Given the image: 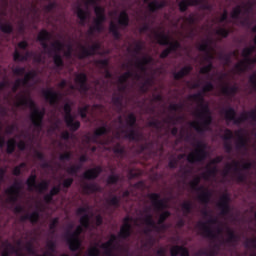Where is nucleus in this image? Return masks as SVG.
<instances>
[{
	"label": "nucleus",
	"mask_w": 256,
	"mask_h": 256,
	"mask_svg": "<svg viewBox=\"0 0 256 256\" xmlns=\"http://www.w3.org/2000/svg\"><path fill=\"white\" fill-rule=\"evenodd\" d=\"M51 47L54 50V55H53V62L56 67V69H63L65 67V62L63 61V56L59 53L60 51H63V48L65 47V44H63L61 41H56L51 44Z\"/></svg>",
	"instance_id": "nucleus-10"
},
{
	"label": "nucleus",
	"mask_w": 256,
	"mask_h": 256,
	"mask_svg": "<svg viewBox=\"0 0 256 256\" xmlns=\"http://www.w3.org/2000/svg\"><path fill=\"white\" fill-rule=\"evenodd\" d=\"M107 185H117L119 183V175L118 174H111L108 176L106 180Z\"/></svg>",
	"instance_id": "nucleus-59"
},
{
	"label": "nucleus",
	"mask_w": 256,
	"mask_h": 256,
	"mask_svg": "<svg viewBox=\"0 0 256 256\" xmlns=\"http://www.w3.org/2000/svg\"><path fill=\"white\" fill-rule=\"evenodd\" d=\"M169 217H171V212H169L168 210L163 211L158 218L157 224L163 225V223H165L167 219H169Z\"/></svg>",
	"instance_id": "nucleus-53"
},
{
	"label": "nucleus",
	"mask_w": 256,
	"mask_h": 256,
	"mask_svg": "<svg viewBox=\"0 0 256 256\" xmlns=\"http://www.w3.org/2000/svg\"><path fill=\"white\" fill-rule=\"evenodd\" d=\"M112 103L114 107L121 111L123 109V94L121 93H114L112 95Z\"/></svg>",
	"instance_id": "nucleus-33"
},
{
	"label": "nucleus",
	"mask_w": 256,
	"mask_h": 256,
	"mask_svg": "<svg viewBox=\"0 0 256 256\" xmlns=\"http://www.w3.org/2000/svg\"><path fill=\"white\" fill-rule=\"evenodd\" d=\"M231 31L227 28H219L216 30V35L222 37V39H227L230 35Z\"/></svg>",
	"instance_id": "nucleus-57"
},
{
	"label": "nucleus",
	"mask_w": 256,
	"mask_h": 256,
	"mask_svg": "<svg viewBox=\"0 0 256 256\" xmlns=\"http://www.w3.org/2000/svg\"><path fill=\"white\" fill-rule=\"evenodd\" d=\"M26 185L30 191H36L37 193H45L47 189H49V182L47 180H43L39 184H37V175L31 174L26 180Z\"/></svg>",
	"instance_id": "nucleus-8"
},
{
	"label": "nucleus",
	"mask_w": 256,
	"mask_h": 256,
	"mask_svg": "<svg viewBox=\"0 0 256 256\" xmlns=\"http://www.w3.org/2000/svg\"><path fill=\"white\" fill-rule=\"evenodd\" d=\"M144 223L148 225V227H152L153 229H157V224L155 223V220H153V215L148 213L144 218Z\"/></svg>",
	"instance_id": "nucleus-50"
},
{
	"label": "nucleus",
	"mask_w": 256,
	"mask_h": 256,
	"mask_svg": "<svg viewBox=\"0 0 256 256\" xmlns=\"http://www.w3.org/2000/svg\"><path fill=\"white\" fill-rule=\"evenodd\" d=\"M194 151L190 152L187 155V161L188 163H191L192 165L195 163H203L205 159H207V144L204 143L201 140H198L196 142Z\"/></svg>",
	"instance_id": "nucleus-2"
},
{
	"label": "nucleus",
	"mask_w": 256,
	"mask_h": 256,
	"mask_svg": "<svg viewBox=\"0 0 256 256\" xmlns=\"http://www.w3.org/2000/svg\"><path fill=\"white\" fill-rule=\"evenodd\" d=\"M17 107H29V109L32 111L30 114V121L32 125L35 127V129H43V119H45V108H42L41 110L37 108V104H35V101L31 97L22 96L18 103Z\"/></svg>",
	"instance_id": "nucleus-1"
},
{
	"label": "nucleus",
	"mask_w": 256,
	"mask_h": 256,
	"mask_svg": "<svg viewBox=\"0 0 256 256\" xmlns=\"http://www.w3.org/2000/svg\"><path fill=\"white\" fill-rule=\"evenodd\" d=\"M182 211L184 215H189L193 211V203L191 201H186L182 203Z\"/></svg>",
	"instance_id": "nucleus-52"
},
{
	"label": "nucleus",
	"mask_w": 256,
	"mask_h": 256,
	"mask_svg": "<svg viewBox=\"0 0 256 256\" xmlns=\"http://www.w3.org/2000/svg\"><path fill=\"white\" fill-rule=\"evenodd\" d=\"M104 21H107V16H99L94 20V28L96 29L97 33H101V31H103Z\"/></svg>",
	"instance_id": "nucleus-40"
},
{
	"label": "nucleus",
	"mask_w": 256,
	"mask_h": 256,
	"mask_svg": "<svg viewBox=\"0 0 256 256\" xmlns=\"http://www.w3.org/2000/svg\"><path fill=\"white\" fill-rule=\"evenodd\" d=\"M145 5H148V9L150 13H155L156 11H159V9H164V7H167V1L162 0L159 2L158 0H154L150 2L151 0H143Z\"/></svg>",
	"instance_id": "nucleus-22"
},
{
	"label": "nucleus",
	"mask_w": 256,
	"mask_h": 256,
	"mask_svg": "<svg viewBox=\"0 0 256 256\" xmlns=\"http://www.w3.org/2000/svg\"><path fill=\"white\" fill-rule=\"evenodd\" d=\"M256 51V46L252 45L249 47H246L242 50V56L244 57L245 61L239 62L235 65V69L238 73H245L247 71V67L249 64H247V59H252L250 58L253 53Z\"/></svg>",
	"instance_id": "nucleus-12"
},
{
	"label": "nucleus",
	"mask_w": 256,
	"mask_h": 256,
	"mask_svg": "<svg viewBox=\"0 0 256 256\" xmlns=\"http://www.w3.org/2000/svg\"><path fill=\"white\" fill-rule=\"evenodd\" d=\"M0 30L2 31V33L11 35V33H13V25H11L10 23L0 24Z\"/></svg>",
	"instance_id": "nucleus-54"
},
{
	"label": "nucleus",
	"mask_w": 256,
	"mask_h": 256,
	"mask_svg": "<svg viewBox=\"0 0 256 256\" xmlns=\"http://www.w3.org/2000/svg\"><path fill=\"white\" fill-rule=\"evenodd\" d=\"M148 127H154V129H161V121L153 118L148 122Z\"/></svg>",
	"instance_id": "nucleus-63"
},
{
	"label": "nucleus",
	"mask_w": 256,
	"mask_h": 256,
	"mask_svg": "<svg viewBox=\"0 0 256 256\" xmlns=\"http://www.w3.org/2000/svg\"><path fill=\"white\" fill-rule=\"evenodd\" d=\"M171 256H189V249L184 246L175 245L170 249Z\"/></svg>",
	"instance_id": "nucleus-26"
},
{
	"label": "nucleus",
	"mask_w": 256,
	"mask_h": 256,
	"mask_svg": "<svg viewBox=\"0 0 256 256\" xmlns=\"http://www.w3.org/2000/svg\"><path fill=\"white\" fill-rule=\"evenodd\" d=\"M107 203L110 205V207H115V209H118V207H121V197L114 195L107 200Z\"/></svg>",
	"instance_id": "nucleus-47"
},
{
	"label": "nucleus",
	"mask_w": 256,
	"mask_h": 256,
	"mask_svg": "<svg viewBox=\"0 0 256 256\" xmlns=\"http://www.w3.org/2000/svg\"><path fill=\"white\" fill-rule=\"evenodd\" d=\"M121 133L124 135V139H128V141L139 143L143 140V133L135 130V128L122 129L121 132L116 133V139H121Z\"/></svg>",
	"instance_id": "nucleus-13"
},
{
	"label": "nucleus",
	"mask_w": 256,
	"mask_h": 256,
	"mask_svg": "<svg viewBox=\"0 0 256 256\" xmlns=\"http://www.w3.org/2000/svg\"><path fill=\"white\" fill-rule=\"evenodd\" d=\"M147 197L152 202V205L156 211H163L167 209V200L165 198L161 199V194L150 193L147 195Z\"/></svg>",
	"instance_id": "nucleus-15"
},
{
	"label": "nucleus",
	"mask_w": 256,
	"mask_h": 256,
	"mask_svg": "<svg viewBox=\"0 0 256 256\" xmlns=\"http://www.w3.org/2000/svg\"><path fill=\"white\" fill-rule=\"evenodd\" d=\"M233 167H234V171L237 173V181L238 183H245V181H247V176H245V174L241 173V171H239V162L234 161L233 162Z\"/></svg>",
	"instance_id": "nucleus-36"
},
{
	"label": "nucleus",
	"mask_w": 256,
	"mask_h": 256,
	"mask_svg": "<svg viewBox=\"0 0 256 256\" xmlns=\"http://www.w3.org/2000/svg\"><path fill=\"white\" fill-rule=\"evenodd\" d=\"M198 119H201L202 122L201 123L197 121L190 122V127H192V129H195V131L200 135H203V133L211 129V124L213 123V116L212 115L202 116V117H198Z\"/></svg>",
	"instance_id": "nucleus-7"
},
{
	"label": "nucleus",
	"mask_w": 256,
	"mask_h": 256,
	"mask_svg": "<svg viewBox=\"0 0 256 256\" xmlns=\"http://www.w3.org/2000/svg\"><path fill=\"white\" fill-rule=\"evenodd\" d=\"M21 189H23V184L21 181L16 180L10 187L5 190L6 195H8V203H17V201H19Z\"/></svg>",
	"instance_id": "nucleus-11"
},
{
	"label": "nucleus",
	"mask_w": 256,
	"mask_h": 256,
	"mask_svg": "<svg viewBox=\"0 0 256 256\" xmlns=\"http://www.w3.org/2000/svg\"><path fill=\"white\" fill-rule=\"evenodd\" d=\"M39 212L34 211L31 214H28V221L32 223V225H35V223L39 222Z\"/></svg>",
	"instance_id": "nucleus-60"
},
{
	"label": "nucleus",
	"mask_w": 256,
	"mask_h": 256,
	"mask_svg": "<svg viewBox=\"0 0 256 256\" xmlns=\"http://www.w3.org/2000/svg\"><path fill=\"white\" fill-rule=\"evenodd\" d=\"M80 227L89 229L91 227V216L84 214L80 217Z\"/></svg>",
	"instance_id": "nucleus-45"
},
{
	"label": "nucleus",
	"mask_w": 256,
	"mask_h": 256,
	"mask_svg": "<svg viewBox=\"0 0 256 256\" xmlns=\"http://www.w3.org/2000/svg\"><path fill=\"white\" fill-rule=\"evenodd\" d=\"M37 40L39 41L42 49L44 51H47L48 55H51L53 53V50L49 48V44H47V41H51V33L49 31L43 29L39 32Z\"/></svg>",
	"instance_id": "nucleus-19"
},
{
	"label": "nucleus",
	"mask_w": 256,
	"mask_h": 256,
	"mask_svg": "<svg viewBox=\"0 0 256 256\" xmlns=\"http://www.w3.org/2000/svg\"><path fill=\"white\" fill-rule=\"evenodd\" d=\"M63 109L65 113L64 121H65L66 127H68V129H70L72 133H75V131H79V129H81V122L78 120H75V116L71 114V111H72L71 104L66 103Z\"/></svg>",
	"instance_id": "nucleus-5"
},
{
	"label": "nucleus",
	"mask_w": 256,
	"mask_h": 256,
	"mask_svg": "<svg viewBox=\"0 0 256 256\" xmlns=\"http://www.w3.org/2000/svg\"><path fill=\"white\" fill-rule=\"evenodd\" d=\"M199 183H201V177L196 176L192 181H190L191 189H193V191H203L205 187L199 186Z\"/></svg>",
	"instance_id": "nucleus-43"
},
{
	"label": "nucleus",
	"mask_w": 256,
	"mask_h": 256,
	"mask_svg": "<svg viewBox=\"0 0 256 256\" xmlns=\"http://www.w3.org/2000/svg\"><path fill=\"white\" fill-rule=\"evenodd\" d=\"M198 51L209 53V51H211V42H209V40H205L204 43L199 44Z\"/></svg>",
	"instance_id": "nucleus-51"
},
{
	"label": "nucleus",
	"mask_w": 256,
	"mask_h": 256,
	"mask_svg": "<svg viewBox=\"0 0 256 256\" xmlns=\"http://www.w3.org/2000/svg\"><path fill=\"white\" fill-rule=\"evenodd\" d=\"M29 57H31V52L26 51L25 54H21L19 50H15L13 53V61L17 62H23V61H28Z\"/></svg>",
	"instance_id": "nucleus-32"
},
{
	"label": "nucleus",
	"mask_w": 256,
	"mask_h": 256,
	"mask_svg": "<svg viewBox=\"0 0 256 256\" xmlns=\"http://www.w3.org/2000/svg\"><path fill=\"white\" fill-rule=\"evenodd\" d=\"M16 147H17V141L15 140V138L8 140L6 153H8V155H13V153H15Z\"/></svg>",
	"instance_id": "nucleus-46"
},
{
	"label": "nucleus",
	"mask_w": 256,
	"mask_h": 256,
	"mask_svg": "<svg viewBox=\"0 0 256 256\" xmlns=\"http://www.w3.org/2000/svg\"><path fill=\"white\" fill-rule=\"evenodd\" d=\"M83 231H85V229L79 225L76 227L75 231L72 233L68 232L66 234L67 245L73 253L81 249V239L79 237H81V233H83Z\"/></svg>",
	"instance_id": "nucleus-3"
},
{
	"label": "nucleus",
	"mask_w": 256,
	"mask_h": 256,
	"mask_svg": "<svg viewBox=\"0 0 256 256\" xmlns=\"http://www.w3.org/2000/svg\"><path fill=\"white\" fill-rule=\"evenodd\" d=\"M231 197L229 194H224L221 196L220 201L218 203V209L220 210V215L225 217L231 213Z\"/></svg>",
	"instance_id": "nucleus-16"
},
{
	"label": "nucleus",
	"mask_w": 256,
	"mask_h": 256,
	"mask_svg": "<svg viewBox=\"0 0 256 256\" xmlns=\"http://www.w3.org/2000/svg\"><path fill=\"white\" fill-rule=\"evenodd\" d=\"M24 167H27V164L25 162H22L18 166H15L12 171L13 175H15V177H19V175H21V170L24 169Z\"/></svg>",
	"instance_id": "nucleus-62"
},
{
	"label": "nucleus",
	"mask_w": 256,
	"mask_h": 256,
	"mask_svg": "<svg viewBox=\"0 0 256 256\" xmlns=\"http://www.w3.org/2000/svg\"><path fill=\"white\" fill-rule=\"evenodd\" d=\"M213 71V62L208 63V65L203 66L200 69L201 75H209Z\"/></svg>",
	"instance_id": "nucleus-61"
},
{
	"label": "nucleus",
	"mask_w": 256,
	"mask_h": 256,
	"mask_svg": "<svg viewBox=\"0 0 256 256\" xmlns=\"http://www.w3.org/2000/svg\"><path fill=\"white\" fill-rule=\"evenodd\" d=\"M126 125H127L128 129H133L136 127L137 116H135L134 113L128 114L127 119H126Z\"/></svg>",
	"instance_id": "nucleus-44"
},
{
	"label": "nucleus",
	"mask_w": 256,
	"mask_h": 256,
	"mask_svg": "<svg viewBox=\"0 0 256 256\" xmlns=\"http://www.w3.org/2000/svg\"><path fill=\"white\" fill-rule=\"evenodd\" d=\"M102 173H103V167L96 166L92 169L86 170L83 173L82 177H83V179H86L87 181H93V180L97 179V177H99V175Z\"/></svg>",
	"instance_id": "nucleus-21"
},
{
	"label": "nucleus",
	"mask_w": 256,
	"mask_h": 256,
	"mask_svg": "<svg viewBox=\"0 0 256 256\" xmlns=\"http://www.w3.org/2000/svg\"><path fill=\"white\" fill-rule=\"evenodd\" d=\"M133 233V226L131 225V217L127 216L123 220V225L120 228L118 237L120 239H129Z\"/></svg>",
	"instance_id": "nucleus-18"
},
{
	"label": "nucleus",
	"mask_w": 256,
	"mask_h": 256,
	"mask_svg": "<svg viewBox=\"0 0 256 256\" xmlns=\"http://www.w3.org/2000/svg\"><path fill=\"white\" fill-rule=\"evenodd\" d=\"M155 38L159 45H168V50L170 53L177 51V49H181V43L179 41L171 42V40H169V36H167L165 33L155 32Z\"/></svg>",
	"instance_id": "nucleus-9"
},
{
	"label": "nucleus",
	"mask_w": 256,
	"mask_h": 256,
	"mask_svg": "<svg viewBox=\"0 0 256 256\" xmlns=\"http://www.w3.org/2000/svg\"><path fill=\"white\" fill-rule=\"evenodd\" d=\"M118 25H121V27H129V14H127V11H122L120 13Z\"/></svg>",
	"instance_id": "nucleus-39"
},
{
	"label": "nucleus",
	"mask_w": 256,
	"mask_h": 256,
	"mask_svg": "<svg viewBox=\"0 0 256 256\" xmlns=\"http://www.w3.org/2000/svg\"><path fill=\"white\" fill-rule=\"evenodd\" d=\"M189 99L198 103L200 107V111L197 112L196 117H207L211 115V109L209 108V104L205 103V96H203V92L192 94L189 96Z\"/></svg>",
	"instance_id": "nucleus-6"
},
{
	"label": "nucleus",
	"mask_w": 256,
	"mask_h": 256,
	"mask_svg": "<svg viewBox=\"0 0 256 256\" xmlns=\"http://www.w3.org/2000/svg\"><path fill=\"white\" fill-rule=\"evenodd\" d=\"M131 77H133L134 79L139 81V79H141V74H139L137 72H133V71H127L122 76L119 77V79H118L119 85H123V84L127 83V81L129 79H131Z\"/></svg>",
	"instance_id": "nucleus-25"
},
{
	"label": "nucleus",
	"mask_w": 256,
	"mask_h": 256,
	"mask_svg": "<svg viewBox=\"0 0 256 256\" xmlns=\"http://www.w3.org/2000/svg\"><path fill=\"white\" fill-rule=\"evenodd\" d=\"M83 191L85 195H91L92 193H99L101 192V187L95 183H86L83 185Z\"/></svg>",
	"instance_id": "nucleus-30"
},
{
	"label": "nucleus",
	"mask_w": 256,
	"mask_h": 256,
	"mask_svg": "<svg viewBox=\"0 0 256 256\" xmlns=\"http://www.w3.org/2000/svg\"><path fill=\"white\" fill-rule=\"evenodd\" d=\"M109 33H111L116 41H119V39H121V32H119V26H117V24H115L114 22L110 23Z\"/></svg>",
	"instance_id": "nucleus-37"
},
{
	"label": "nucleus",
	"mask_w": 256,
	"mask_h": 256,
	"mask_svg": "<svg viewBox=\"0 0 256 256\" xmlns=\"http://www.w3.org/2000/svg\"><path fill=\"white\" fill-rule=\"evenodd\" d=\"M203 0H182L179 2L178 7L180 13H185L189 7H197Z\"/></svg>",
	"instance_id": "nucleus-24"
},
{
	"label": "nucleus",
	"mask_w": 256,
	"mask_h": 256,
	"mask_svg": "<svg viewBox=\"0 0 256 256\" xmlns=\"http://www.w3.org/2000/svg\"><path fill=\"white\" fill-rule=\"evenodd\" d=\"M79 59H87V57H93V55L97 54V51L101 49L100 43H94L88 48L85 46H80Z\"/></svg>",
	"instance_id": "nucleus-17"
},
{
	"label": "nucleus",
	"mask_w": 256,
	"mask_h": 256,
	"mask_svg": "<svg viewBox=\"0 0 256 256\" xmlns=\"http://www.w3.org/2000/svg\"><path fill=\"white\" fill-rule=\"evenodd\" d=\"M193 71V67L191 66H184L181 70L178 72H174L173 77L176 81H179L180 79H183V77L189 75Z\"/></svg>",
	"instance_id": "nucleus-31"
},
{
	"label": "nucleus",
	"mask_w": 256,
	"mask_h": 256,
	"mask_svg": "<svg viewBox=\"0 0 256 256\" xmlns=\"http://www.w3.org/2000/svg\"><path fill=\"white\" fill-rule=\"evenodd\" d=\"M109 131H111V129H109V127H107V124H104L103 126L97 128L94 131V135H93L94 141H97V139H99V137H103V135H107V133H109Z\"/></svg>",
	"instance_id": "nucleus-34"
},
{
	"label": "nucleus",
	"mask_w": 256,
	"mask_h": 256,
	"mask_svg": "<svg viewBox=\"0 0 256 256\" xmlns=\"http://www.w3.org/2000/svg\"><path fill=\"white\" fill-rule=\"evenodd\" d=\"M227 235L226 243H239V235L235 234L231 228H227Z\"/></svg>",
	"instance_id": "nucleus-42"
},
{
	"label": "nucleus",
	"mask_w": 256,
	"mask_h": 256,
	"mask_svg": "<svg viewBox=\"0 0 256 256\" xmlns=\"http://www.w3.org/2000/svg\"><path fill=\"white\" fill-rule=\"evenodd\" d=\"M197 227L202 231L204 237H207L208 239H217V234L206 222H198Z\"/></svg>",
	"instance_id": "nucleus-23"
},
{
	"label": "nucleus",
	"mask_w": 256,
	"mask_h": 256,
	"mask_svg": "<svg viewBox=\"0 0 256 256\" xmlns=\"http://www.w3.org/2000/svg\"><path fill=\"white\" fill-rule=\"evenodd\" d=\"M77 17L80 20V25H85V23H87V17H88V13L87 11L83 10L81 6L77 7Z\"/></svg>",
	"instance_id": "nucleus-38"
},
{
	"label": "nucleus",
	"mask_w": 256,
	"mask_h": 256,
	"mask_svg": "<svg viewBox=\"0 0 256 256\" xmlns=\"http://www.w3.org/2000/svg\"><path fill=\"white\" fill-rule=\"evenodd\" d=\"M236 136L238 137L236 149H238V151H241V149H247V138L243 135V130L236 131Z\"/></svg>",
	"instance_id": "nucleus-27"
},
{
	"label": "nucleus",
	"mask_w": 256,
	"mask_h": 256,
	"mask_svg": "<svg viewBox=\"0 0 256 256\" xmlns=\"http://www.w3.org/2000/svg\"><path fill=\"white\" fill-rule=\"evenodd\" d=\"M113 152L115 153V155L123 157V155H125V147H123L121 143H116L113 147Z\"/></svg>",
	"instance_id": "nucleus-55"
},
{
	"label": "nucleus",
	"mask_w": 256,
	"mask_h": 256,
	"mask_svg": "<svg viewBox=\"0 0 256 256\" xmlns=\"http://www.w3.org/2000/svg\"><path fill=\"white\" fill-rule=\"evenodd\" d=\"M200 191H201V194L198 195V201H200L202 205H209L213 194L211 193V191L207 190L206 188Z\"/></svg>",
	"instance_id": "nucleus-29"
},
{
	"label": "nucleus",
	"mask_w": 256,
	"mask_h": 256,
	"mask_svg": "<svg viewBox=\"0 0 256 256\" xmlns=\"http://www.w3.org/2000/svg\"><path fill=\"white\" fill-rule=\"evenodd\" d=\"M221 91L223 95H226V97H235V95H237L239 92V87L237 85H225L222 86Z\"/></svg>",
	"instance_id": "nucleus-28"
},
{
	"label": "nucleus",
	"mask_w": 256,
	"mask_h": 256,
	"mask_svg": "<svg viewBox=\"0 0 256 256\" xmlns=\"http://www.w3.org/2000/svg\"><path fill=\"white\" fill-rule=\"evenodd\" d=\"M42 95L52 107L59 105V103H61V99H63V93L54 91L53 88L43 90Z\"/></svg>",
	"instance_id": "nucleus-14"
},
{
	"label": "nucleus",
	"mask_w": 256,
	"mask_h": 256,
	"mask_svg": "<svg viewBox=\"0 0 256 256\" xmlns=\"http://www.w3.org/2000/svg\"><path fill=\"white\" fill-rule=\"evenodd\" d=\"M87 81H89V79L85 73H80L76 76L75 83L78 84V91H80V93H87V91H89V84Z\"/></svg>",
	"instance_id": "nucleus-20"
},
{
	"label": "nucleus",
	"mask_w": 256,
	"mask_h": 256,
	"mask_svg": "<svg viewBox=\"0 0 256 256\" xmlns=\"http://www.w3.org/2000/svg\"><path fill=\"white\" fill-rule=\"evenodd\" d=\"M87 255L88 256H100L101 255V250L99 249V244L96 243L95 246L90 247L87 250Z\"/></svg>",
	"instance_id": "nucleus-49"
},
{
	"label": "nucleus",
	"mask_w": 256,
	"mask_h": 256,
	"mask_svg": "<svg viewBox=\"0 0 256 256\" xmlns=\"http://www.w3.org/2000/svg\"><path fill=\"white\" fill-rule=\"evenodd\" d=\"M222 113L224 114L226 121H233L234 125H241V123H245L247 119H251V111L244 112L239 117H237V111H235V108L233 107L223 109Z\"/></svg>",
	"instance_id": "nucleus-4"
},
{
	"label": "nucleus",
	"mask_w": 256,
	"mask_h": 256,
	"mask_svg": "<svg viewBox=\"0 0 256 256\" xmlns=\"http://www.w3.org/2000/svg\"><path fill=\"white\" fill-rule=\"evenodd\" d=\"M81 167H83V165L81 164L69 166L68 168H66V173H68V175H77V173L81 171Z\"/></svg>",
	"instance_id": "nucleus-48"
},
{
	"label": "nucleus",
	"mask_w": 256,
	"mask_h": 256,
	"mask_svg": "<svg viewBox=\"0 0 256 256\" xmlns=\"http://www.w3.org/2000/svg\"><path fill=\"white\" fill-rule=\"evenodd\" d=\"M249 83L253 91H256V71L249 76Z\"/></svg>",
	"instance_id": "nucleus-64"
},
{
	"label": "nucleus",
	"mask_w": 256,
	"mask_h": 256,
	"mask_svg": "<svg viewBox=\"0 0 256 256\" xmlns=\"http://www.w3.org/2000/svg\"><path fill=\"white\" fill-rule=\"evenodd\" d=\"M151 85H153V79L147 78L143 82V84L140 86V90L142 91V93H147V91H149V87H151Z\"/></svg>",
	"instance_id": "nucleus-56"
},
{
	"label": "nucleus",
	"mask_w": 256,
	"mask_h": 256,
	"mask_svg": "<svg viewBox=\"0 0 256 256\" xmlns=\"http://www.w3.org/2000/svg\"><path fill=\"white\" fill-rule=\"evenodd\" d=\"M217 173H219V169L217 168V166H214L211 168V166H207V170L202 173V178L207 180L210 177H217Z\"/></svg>",
	"instance_id": "nucleus-35"
},
{
	"label": "nucleus",
	"mask_w": 256,
	"mask_h": 256,
	"mask_svg": "<svg viewBox=\"0 0 256 256\" xmlns=\"http://www.w3.org/2000/svg\"><path fill=\"white\" fill-rule=\"evenodd\" d=\"M37 77V72L35 70L29 71L25 74L24 78L20 79L22 82V85H29V82Z\"/></svg>",
	"instance_id": "nucleus-41"
},
{
	"label": "nucleus",
	"mask_w": 256,
	"mask_h": 256,
	"mask_svg": "<svg viewBox=\"0 0 256 256\" xmlns=\"http://www.w3.org/2000/svg\"><path fill=\"white\" fill-rule=\"evenodd\" d=\"M241 13H243V10L241 9V6H236L235 8H233L232 12H231V18L232 19H240L241 18Z\"/></svg>",
	"instance_id": "nucleus-58"
}]
</instances>
